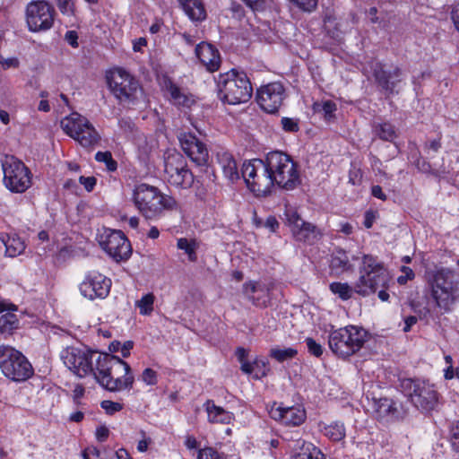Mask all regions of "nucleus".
Returning <instances> with one entry per match:
<instances>
[{"mask_svg": "<svg viewBox=\"0 0 459 459\" xmlns=\"http://www.w3.org/2000/svg\"><path fill=\"white\" fill-rule=\"evenodd\" d=\"M451 444L454 450L459 452V421L451 428Z\"/></svg>", "mask_w": 459, "mask_h": 459, "instance_id": "obj_50", "label": "nucleus"}, {"mask_svg": "<svg viewBox=\"0 0 459 459\" xmlns=\"http://www.w3.org/2000/svg\"><path fill=\"white\" fill-rule=\"evenodd\" d=\"M230 10L233 13V14L235 15V17H237L238 19H240L244 15L243 8H242L241 4H239L238 3H232L231 6H230Z\"/></svg>", "mask_w": 459, "mask_h": 459, "instance_id": "obj_63", "label": "nucleus"}, {"mask_svg": "<svg viewBox=\"0 0 459 459\" xmlns=\"http://www.w3.org/2000/svg\"><path fill=\"white\" fill-rule=\"evenodd\" d=\"M417 321L418 318L415 316H407L404 319L405 325L403 327V332L408 333L411 329V327L417 323Z\"/></svg>", "mask_w": 459, "mask_h": 459, "instance_id": "obj_62", "label": "nucleus"}, {"mask_svg": "<svg viewBox=\"0 0 459 459\" xmlns=\"http://www.w3.org/2000/svg\"><path fill=\"white\" fill-rule=\"evenodd\" d=\"M241 173L247 187L256 196H266L275 186L264 159L245 162Z\"/></svg>", "mask_w": 459, "mask_h": 459, "instance_id": "obj_9", "label": "nucleus"}, {"mask_svg": "<svg viewBox=\"0 0 459 459\" xmlns=\"http://www.w3.org/2000/svg\"><path fill=\"white\" fill-rule=\"evenodd\" d=\"M95 160L99 162L105 163L108 171H115L117 168V163L113 159L110 152H98L95 154Z\"/></svg>", "mask_w": 459, "mask_h": 459, "instance_id": "obj_42", "label": "nucleus"}, {"mask_svg": "<svg viewBox=\"0 0 459 459\" xmlns=\"http://www.w3.org/2000/svg\"><path fill=\"white\" fill-rule=\"evenodd\" d=\"M100 244L115 261L127 260L132 254L131 244L121 230H106Z\"/></svg>", "mask_w": 459, "mask_h": 459, "instance_id": "obj_16", "label": "nucleus"}, {"mask_svg": "<svg viewBox=\"0 0 459 459\" xmlns=\"http://www.w3.org/2000/svg\"><path fill=\"white\" fill-rule=\"evenodd\" d=\"M178 141L184 152L197 166L207 164L209 153L206 146L195 134L191 133H180Z\"/></svg>", "mask_w": 459, "mask_h": 459, "instance_id": "obj_22", "label": "nucleus"}, {"mask_svg": "<svg viewBox=\"0 0 459 459\" xmlns=\"http://www.w3.org/2000/svg\"><path fill=\"white\" fill-rule=\"evenodd\" d=\"M312 108L315 113L322 114L325 120L333 118L337 109L336 104L332 100L316 101Z\"/></svg>", "mask_w": 459, "mask_h": 459, "instance_id": "obj_34", "label": "nucleus"}, {"mask_svg": "<svg viewBox=\"0 0 459 459\" xmlns=\"http://www.w3.org/2000/svg\"><path fill=\"white\" fill-rule=\"evenodd\" d=\"M108 83L114 96L121 102L134 100L140 90L138 81L122 68H116L110 73Z\"/></svg>", "mask_w": 459, "mask_h": 459, "instance_id": "obj_15", "label": "nucleus"}, {"mask_svg": "<svg viewBox=\"0 0 459 459\" xmlns=\"http://www.w3.org/2000/svg\"><path fill=\"white\" fill-rule=\"evenodd\" d=\"M154 295L148 293L142 297V299L136 301V307L140 310V314L147 316L150 315L153 310Z\"/></svg>", "mask_w": 459, "mask_h": 459, "instance_id": "obj_41", "label": "nucleus"}, {"mask_svg": "<svg viewBox=\"0 0 459 459\" xmlns=\"http://www.w3.org/2000/svg\"><path fill=\"white\" fill-rule=\"evenodd\" d=\"M133 200L140 213L147 220L160 218L165 210L177 208V201L162 194L158 187L141 183L135 186Z\"/></svg>", "mask_w": 459, "mask_h": 459, "instance_id": "obj_4", "label": "nucleus"}, {"mask_svg": "<svg viewBox=\"0 0 459 459\" xmlns=\"http://www.w3.org/2000/svg\"><path fill=\"white\" fill-rule=\"evenodd\" d=\"M79 182L83 185L84 188L88 192H91L96 186L97 179L95 177H84L81 176L79 178Z\"/></svg>", "mask_w": 459, "mask_h": 459, "instance_id": "obj_54", "label": "nucleus"}, {"mask_svg": "<svg viewBox=\"0 0 459 459\" xmlns=\"http://www.w3.org/2000/svg\"><path fill=\"white\" fill-rule=\"evenodd\" d=\"M94 354L85 352L75 347H67L61 353L65 365L80 377H85L93 369Z\"/></svg>", "mask_w": 459, "mask_h": 459, "instance_id": "obj_20", "label": "nucleus"}, {"mask_svg": "<svg viewBox=\"0 0 459 459\" xmlns=\"http://www.w3.org/2000/svg\"><path fill=\"white\" fill-rule=\"evenodd\" d=\"M304 12L311 13L317 6L318 0H289Z\"/></svg>", "mask_w": 459, "mask_h": 459, "instance_id": "obj_44", "label": "nucleus"}, {"mask_svg": "<svg viewBox=\"0 0 459 459\" xmlns=\"http://www.w3.org/2000/svg\"><path fill=\"white\" fill-rule=\"evenodd\" d=\"M371 194L376 198L383 201L386 200V195L383 192L380 186H373L371 188Z\"/></svg>", "mask_w": 459, "mask_h": 459, "instance_id": "obj_61", "label": "nucleus"}, {"mask_svg": "<svg viewBox=\"0 0 459 459\" xmlns=\"http://www.w3.org/2000/svg\"><path fill=\"white\" fill-rule=\"evenodd\" d=\"M415 165L419 170L424 173L436 174L435 169L424 158L420 157L415 161Z\"/></svg>", "mask_w": 459, "mask_h": 459, "instance_id": "obj_51", "label": "nucleus"}, {"mask_svg": "<svg viewBox=\"0 0 459 459\" xmlns=\"http://www.w3.org/2000/svg\"><path fill=\"white\" fill-rule=\"evenodd\" d=\"M142 381L148 385H155L158 382V375L152 368H145L141 376Z\"/></svg>", "mask_w": 459, "mask_h": 459, "instance_id": "obj_47", "label": "nucleus"}, {"mask_svg": "<svg viewBox=\"0 0 459 459\" xmlns=\"http://www.w3.org/2000/svg\"><path fill=\"white\" fill-rule=\"evenodd\" d=\"M197 459H227L222 454L218 453L216 450L206 447L199 450Z\"/></svg>", "mask_w": 459, "mask_h": 459, "instance_id": "obj_43", "label": "nucleus"}, {"mask_svg": "<svg viewBox=\"0 0 459 459\" xmlns=\"http://www.w3.org/2000/svg\"><path fill=\"white\" fill-rule=\"evenodd\" d=\"M217 89L220 100L230 105L246 103L253 93V87L247 74L235 69L219 75Z\"/></svg>", "mask_w": 459, "mask_h": 459, "instance_id": "obj_5", "label": "nucleus"}, {"mask_svg": "<svg viewBox=\"0 0 459 459\" xmlns=\"http://www.w3.org/2000/svg\"><path fill=\"white\" fill-rule=\"evenodd\" d=\"M164 171L168 182L178 188L188 189L195 181L193 172L188 169L186 159L180 153L169 154L165 159Z\"/></svg>", "mask_w": 459, "mask_h": 459, "instance_id": "obj_14", "label": "nucleus"}, {"mask_svg": "<svg viewBox=\"0 0 459 459\" xmlns=\"http://www.w3.org/2000/svg\"><path fill=\"white\" fill-rule=\"evenodd\" d=\"M287 224L297 241L313 244L319 236L317 228L305 221L293 208H288L284 213Z\"/></svg>", "mask_w": 459, "mask_h": 459, "instance_id": "obj_18", "label": "nucleus"}, {"mask_svg": "<svg viewBox=\"0 0 459 459\" xmlns=\"http://www.w3.org/2000/svg\"><path fill=\"white\" fill-rule=\"evenodd\" d=\"M4 185L13 193H24L31 186V173L25 164L12 155L2 160Z\"/></svg>", "mask_w": 459, "mask_h": 459, "instance_id": "obj_11", "label": "nucleus"}, {"mask_svg": "<svg viewBox=\"0 0 459 459\" xmlns=\"http://www.w3.org/2000/svg\"><path fill=\"white\" fill-rule=\"evenodd\" d=\"M248 7H250L253 11H259L263 9L264 1L263 0H242Z\"/></svg>", "mask_w": 459, "mask_h": 459, "instance_id": "obj_60", "label": "nucleus"}, {"mask_svg": "<svg viewBox=\"0 0 459 459\" xmlns=\"http://www.w3.org/2000/svg\"><path fill=\"white\" fill-rule=\"evenodd\" d=\"M402 387L417 409L422 411H430L437 405V392L429 383L419 379H404Z\"/></svg>", "mask_w": 459, "mask_h": 459, "instance_id": "obj_13", "label": "nucleus"}, {"mask_svg": "<svg viewBox=\"0 0 459 459\" xmlns=\"http://www.w3.org/2000/svg\"><path fill=\"white\" fill-rule=\"evenodd\" d=\"M0 238L5 247V254L10 257L21 255L25 249L24 242L16 234L2 235Z\"/></svg>", "mask_w": 459, "mask_h": 459, "instance_id": "obj_27", "label": "nucleus"}, {"mask_svg": "<svg viewBox=\"0 0 459 459\" xmlns=\"http://www.w3.org/2000/svg\"><path fill=\"white\" fill-rule=\"evenodd\" d=\"M298 354V351L294 348H280L274 347L270 350V357L277 360L278 362H283L293 359Z\"/></svg>", "mask_w": 459, "mask_h": 459, "instance_id": "obj_37", "label": "nucleus"}, {"mask_svg": "<svg viewBox=\"0 0 459 459\" xmlns=\"http://www.w3.org/2000/svg\"><path fill=\"white\" fill-rule=\"evenodd\" d=\"M455 271L439 267L428 270L426 280L431 289V296L438 308L444 313L451 311L452 306L458 299V283Z\"/></svg>", "mask_w": 459, "mask_h": 459, "instance_id": "obj_2", "label": "nucleus"}, {"mask_svg": "<svg viewBox=\"0 0 459 459\" xmlns=\"http://www.w3.org/2000/svg\"><path fill=\"white\" fill-rule=\"evenodd\" d=\"M330 266L336 273H342L353 269L347 253L342 249H336L333 253Z\"/></svg>", "mask_w": 459, "mask_h": 459, "instance_id": "obj_28", "label": "nucleus"}, {"mask_svg": "<svg viewBox=\"0 0 459 459\" xmlns=\"http://www.w3.org/2000/svg\"><path fill=\"white\" fill-rule=\"evenodd\" d=\"M56 4L63 14L74 13V4L73 0H56Z\"/></svg>", "mask_w": 459, "mask_h": 459, "instance_id": "obj_49", "label": "nucleus"}, {"mask_svg": "<svg viewBox=\"0 0 459 459\" xmlns=\"http://www.w3.org/2000/svg\"><path fill=\"white\" fill-rule=\"evenodd\" d=\"M259 283L255 281H247L243 285V292L246 297L256 307H267V300L262 299L260 297H255V293L257 292Z\"/></svg>", "mask_w": 459, "mask_h": 459, "instance_id": "obj_32", "label": "nucleus"}, {"mask_svg": "<svg viewBox=\"0 0 459 459\" xmlns=\"http://www.w3.org/2000/svg\"><path fill=\"white\" fill-rule=\"evenodd\" d=\"M55 10L45 1L31 2L26 10V20L30 31H41L50 29L54 22Z\"/></svg>", "mask_w": 459, "mask_h": 459, "instance_id": "obj_17", "label": "nucleus"}, {"mask_svg": "<svg viewBox=\"0 0 459 459\" xmlns=\"http://www.w3.org/2000/svg\"><path fill=\"white\" fill-rule=\"evenodd\" d=\"M100 407L106 411L108 415H113L114 413L120 411L123 409V405L117 402H112L109 400H104L100 403Z\"/></svg>", "mask_w": 459, "mask_h": 459, "instance_id": "obj_46", "label": "nucleus"}, {"mask_svg": "<svg viewBox=\"0 0 459 459\" xmlns=\"http://www.w3.org/2000/svg\"><path fill=\"white\" fill-rule=\"evenodd\" d=\"M270 291H271L270 285L259 283V288H258L257 292H259L261 295H259L258 297H260L262 299L267 300V302H268L269 297H270Z\"/></svg>", "mask_w": 459, "mask_h": 459, "instance_id": "obj_59", "label": "nucleus"}, {"mask_svg": "<svg viewBox=\"0 0 459 459\" xmlns=\"http://www.w3.org/2000/svg\"><path fill=\"white\" fill-rule=\"evenodd\" d=\"M166 90L170 95V100L178 106L190 107L193 103L191 97L186 94L182 90L178 87L173 82L168 81L165 83Z\"/></svg>", "mask_w": 459, "mask_h": 459, "instance_id": "obj_29", "label": "nucleus"}, {"mask_svg": "<svg viewBox=\"0 0 459 459\" xmlns=\"http://www.w3.org/2000/svg\"><path fill=\"white\" fill-rule=\"evenodd\" d=\"M282 129L288 133H296L299 130V119L282 117L281 120Z\"/></svg>", "mask_w": 459, "mask_h": 459, "instance_id": "obj_45", "label": "nucleus"}, {"mask_svg": "<svg viewBox=\"0 0 459 459\" xmlns=\"http://www.w3.org/2000/svg\"><path fill=\"white\" fill-rule=\"evenodd\" d=\"M126 367H117V366H108L105 370V376H108L107 378H116L117 377H120L121 374L126 376Z\"/></svg>", "mask_w": 459, "mask_h": 459, "instance_id": "obj_52", "label": "nucleus"}, {"mask_svg": "<svg viewBox=\"0 0 459 459\" xmlns=\"http://www.w3.org/2000/svg\"><path fill=\"white\" fill-rule=\"evenodd\" d=\"M359 273L360 276L355 283L356 293L365 297L378 290V298L382 301L388 300L389 294L385 290L388 288L391 278L381 263L372 255H365Z\"/></svg>", "mask_w": 459, "mask_h": 459, "instance_id": "obj_3", "label": "nucleus"}, {"mask_svg": "<svg viewBox=\"0 0 459 459\" xmlns=\"http://www.w3.org/2000/svg\"><path fill=\"white\" fill-rule=\"evenodd\" d=\"M374 411L379 420H395L403 418L397 403L385 397L375 401Z\"/></svg>", "mask_w": 459, "mask_h": 459, "instance_id": "obj_24", "label": "nucleus"}, {"mask_svg": "<svg viewBox=\"0 0 459 459\" xmlns=\"http://www.w3.org/2000/svg\"><path fill=\"white\" fill-rule=\"evenodd\" d=\"M0 368L14 382H23L33 375V368L27 358L9 345L0 346Z\"/></svg>", "mask_w": 459, "mask_h": 459, "instance_id": "obj_8", "label": "nucleus"}, {"mask_svg": "<svg viewBox=\"0 0 459 459\" xmlns=\"http://www.w3.org/2000/svg\"><path fill=\"white\" fill-rule=\"evenodd\" d=\"M195 51L196 57L208 71L214 72L219 69L221 65L220 54L212 45L201 42L195 47Z\"/></svg>", "mask_w": 459, "mask_h": 459, "instance_id": "obj_23", "label": "nucleus"}, {"mask_svg": "<svg viewBox=\"0 0 459 459\" xmlns=\"http://www.w3.org/2000/svg\"><path fill=\"white\" fill-rule=\"evenodd\" d=\"M451 17L456 30L459 31V4L453 8Z\"/></svg>", "mask_w": 459, "mask_h": 459, "instance_id": "obj_64", "label": "nucleus"}, {"mask_svg": "<svg viewBox=\"0 0 459 459\" xmlns=\"http://www.w3.org/2000/svg\"><path fill=\"white\" fill-rule=\"evenodd\" d=\"M363 328L348 325L330 333L328 344L331 351L341 358H347L359 351L367 341Z\"/></svg>", "mask_w": 459, "mask_h": 459, "instance_id": "obj_7", "label": "nucleus"}, {"mask_svg": "<svg viewBox=\"0 0 459 459\" xmlns=\"http://www.w3.org/2000/svg\"><path fill=\"white\" fill-rule=\"evenodd\" d=\"M377 134L384 141L392 142L396 137L394 126L389 123L379 124L376 128Z\"/></svg>", "mask_w": 459, "mask_h": 459, "instance_id": "obj_40", "label": "nucleus"}, {"mask_svg": "<svg viewBox=\"0 0 459 459\" xmlns=\"http://www.w3.org/2000/svg\"><path fill=\"white\" fill-rule=\"evenodd\" d=\"M65 39L73 48L78 47V34L75 30H67L65 35Z\"/></svg>", "mask_w": 459, "mask_h": 459, "instance_id": "obj_56", "label": "nucleus"}, {"mask_svg": "<svg viewBox=\"0 0 459 459\" xmlns=\"http://www.w3.org/2000/svg\"><path fill=\"white\" fill-rule=\"evenodd\" d=\"M292 459H324V455L312 444L303 441L301 451L295 454Z\"/></svg>", "mask_w": 459, "mask_h": 459, "instance_id": "obj_33", "label": "nucleus"}, {"mask_svg": "<svg viewBox=\"0 0 459 459\" xmlns=\"http://www.w3.org/2000/svg\"><path fill=\"white\" fill-rule=\"evenodd\" d=\"M205 405L211 422L229 423L230 421L231 413L226 411L223 408L216 406L212 401H207Z\"/></svg>", "mask_w": 459, "mask_h": 459, "instance_id": "obj_30", "label": "nucleus"}, {"mask_svg": "<svg viewBox=\"0 0 459 459\" xmlns=\"http://www.w3.org/2000/svg\"><path fill=\"white\" fill-rule=\"evenodd\" d=\"M109 435V430L106 426H100L96 430V437L100 442L107 440Z\"/></svg>", "mask_w": 459, "mask_h": 459, "instance_id": "obj_58", "label": "nucleus"}, {"mask_svg": "<svg viewBox=\"0 0 459 459\" xmlns=\"http://www.w3.org/2000/svg\"><path fill=\"white\" fill-rule=\"evenodd\" d=\"M264 228L268 229L271 232H275L279 228V222L274 216H268L264 222Z\"/></svg>", "mask_w": 459, "mask_h": 459, "instance_id": "obj_55", "label": "nucleus"}, {"mask_svg": "<svg viewBox=\"0 0 459 459\" xmlns=\"http://www.w3.org/2000/svg\"><path fill=\"white\" fill-rule=\"evenodd\" d=\"M272 419L281 420L284 424L285 407L273 406L269 411Z\"/></svg>", "mask_w": 459, "mask_h": 459, "instance_id": "obj_53", "label": "nucleus"}, {"mask_svg": "<svg viewBox=\"0 0 459 459\" xmlns=\"http://www.w3.org/2000/svg\"><path fill=\"white\" fill-rule=\"evenodd\" d=\"M61 127L84 148H92L100 141V135L93 125L79 113L74 112L62 119Z\"/></svg>", "mask_w": 459, "mask_h": 459, "instance_id": "obj_10", "label": "nucleus"}, {"mask_svg": "<svg viewBox=\"0 0 459 459\" xmlns=\"http://www.w3.org/2000/svg\"><path fill=\"white\" fill-rule=\"evenodd\" d=\"M307 350L310 354L319 358L323 354V347L317 343L313 338L307 337L306 339Z\"/></svg>", "mask_w": 459, "mask_h": 459, "instance_id": "obj_48", "label": "nucleus"}, {"mask_svg": "<svg viewBox=\"0 0 459 459\" xmlns=\"http://www.w3.org/2000/svg\"><path fill=\"white\" fill-rule=\"evenodd\" d=\"M325 435L333 441H340L345 437L343 423L335 421L325 427Z\"/></svg>", "mask_w": 459, "mask_h": 459, "instance_id": "obj_36", "label": "nucleus"}, {"mask_svg": "<svg viewBox=\"0 0 459 459\" xmlns=\"http://www.w3.org/2000/svg\"><path fill=\"white\" fill-rule=\"evenodd\" d=\"M264 160L274 185L285 190H292L300 184L298 166L290 155L274 151L267 153Z\"/></svg>", "mask_w": 459, "mask_h": 459, "instance_id": "obj_6", "label": "nucleus"}, {"mask_svg": "<svg viewBox=\"0 0 459 459\" xmlns=\"http://www.w3.org/2000/svg\"><path fill=\"white\" fill-rule=\"evenodd\" d=\"M306 411L300 407H285L284 424L299 426L306 420Z\"/></svg>", "mask_w": 459, "mask_h": 459, "instance_id": "obj_31", "label": "nucleus"}, {"mask_svg": "<svg viewBox=\"0 0 459 459\" xmlns=\"http://www.w3.org/2000/svg\"><path fill=\"white\" fill-rule=\"evenodd\" d=\"M186 14L194 22H202L206 18V11L201 0H179Z\"/></svg>", "mask_w": 459, "mask_h": 459, "instance_id": "obj_25", "label": "nucleus"}, {"mask_svg": "<svg viewBox=\"0 0 459 459\" xmlns=\"http://www.w3.org/2000/svg\"><path fill=\"white\" fill-rule=\"evenodd\" d=\"M111 280L99 273H89L80 284V291L82 296L92 300L94 299L106 298L110 290Z\"/></svg>", "mask_w": 459, "mask_h": 459, "instance_id": "obj_21", "label": "nucleus"}, {"mask_svg": "<svg viewBox=\"0 0 459 459\" xmlns=\"http://www.w3.org/2000/svg\"><path fill=\"white\" fill-rule=\"evenodd\" d=\"M285 89L281 82H275L261 86L256 91V101L267 113H275L285 99Z\"/></svg>", "mask_w": 459, "mask_h": 459, "instance_id": "obj_19", "label": "nucleus"}, {"mask_svg": "<svg viewBox=\"0 0 459 459\" xmlns=\"http://www.w3.org/2000/svg\"><path fill=\"white\" fill-rule=\"evenodd\" d=\"M371 69L377 86L385 96L400 93L406 77L402 67L393 64L376 62Z\"/></svg>", "mask_w": 459, "mask_h": 459, "instance_id": "obj_12", "label": "nucleus"}, {"mask_svg": "<svg viewBox=\"0 0 459 459\" xmlns=\"http://www.w3.org/2000/svg\"><path fill=\"white\" fill-rule=\"evenodd\" d=\"M91 354L97 358L91 372L101 386L110 392L133 387L134 377L127 362L108 353L92 352Z\"/></svg>", "mask_w": 459, "mask_h": 459, "instance_id": "obj_1", "label": "nucleus"}, {"mask_svg": "<svg viewBox=\"0 0 459 459\" xmlns=\"http://www.w3.org/2000/svg\"><path fill=\"white\" fill-rule=\"evenodd\" d=\"M218 160L222 169L224 176L234 182L239 178L237 162L233 156L229 152H222L218 154Z\"/></svg>", "mask_w": 459, "mask_h": 459, "instance_id": "obj_26", "label": "nucleus"}, {"mask_svg": "<svg viewBox=\"0 0 459 459\" xmlns=\"http://www.w3.org/2000/svg\"><path fill=\"white\" fill-rule=\"evenodd\" d=\"M177 247L178 249L184 250L186 254H187L189 261L195 262L197 260L196 243L195 240L189 241L186 238H178Z\"/></svg>", "mask_w": 459, "mask_h": 459, "instance_id": "obj_38", "label": "nucleus"}, {"mask_svg": "<svg viewBox=\"0 0 459 459\" xmlns=\"http://www.w3.org/2000/svg\"><path fill=\"white\" fill-rule=\"evenodd\" d=\"M18 326V319L16 315L6 313L0 316V332L10 333Z\"/></svg>", "mask_w": 459, "mask_h": 459, "instance_id": "obj_39", "label": "nucleus"}, {"mask_svg": "<svg viewBox=\"0 0 459 459\" xmlns=\"http://www.w3.org/2000/svg\"><path fill=\"white\" fill-rule=\"evenodd\" d=\"M441 148V143L439 139L432 140L429 143H426L425 149L430 157V152H437L439 149Z\"/></svg>", "mask_w": 459, "mask_h": 459, "instance_id": "obj_57", "label": "nucleus"}, {"mask_svg": "<svg viewBox=\"0 0 459 459\" xmlns=\"http://www.w3.org/2000/svg\"><path fill=\"white\" fill-rule=\"evenodd\" d=\"M330 290L342 300H348L355 291V286L351 287L346 282L334 281L329 286Z\"/></svg>", "mask_w": 459, "mask_h": 459, "instance_id": "obj_35", "label": "nucleus"}]
</instances>
